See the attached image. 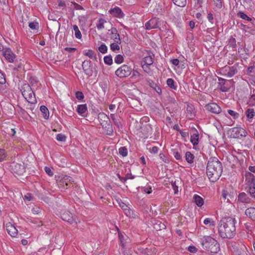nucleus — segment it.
I'll return each mask as SVG.
<instances>
[{
	"label": "nucleus",
	"mask_w": 255,
	"mask_h": 255,
	"mask_svg": "<svg viewBox=\"0 0 255 255\" xmlns=\"http://www.w3.org/2000/svg\"><path fill=\"white\" fill-rule=\"evenodd\" d=\"M236 220L227 217L222 218L218 225L219 235L222 238H232L236 234Z\"/></svg>",
	"instance_id": "obj_1"
},
{
	"label": "nucleus",
	"mask_w": 255,
	"mask_h": 255,
	"mask_svg": "<svg viewBox=\"0 0 255 255\" xmlns=\"http://www.w3.org/2000/svg\"><path fill=\"white\" fill-rule=\"evenodd\" d=\"M223 172L221 162L216 157H210L206 167V174L210 181L214 182L218 180Z\"/></svg>",
	"instance_id": "obj_2"
},
{
	"label": "nucleus",
	"mask_w": 255,
	"mask_h": 255,
	"mask_svg": "<svg viewBox=\"0 0 255 255\" xmlns=\"http://www.w3.org/2000/svg\"><path fill=\"white\" fill-rule=\"evenodd\" d=\"M200 244L204 249L212 253H217L220 250L217 241L210 236H205L201 239Z\"/></svg>",
	"instance_id": "obj_3"
},
{
	"label": "nucleus",
	"mask_w": 255,
	"mask_h": 255,
	"mask_svg": "<svg viewBox=\"0 0 255 255\" xmlns=\"http://www.w3.org/2000/svg\"><path fill=\"white\" fill-rule=\"evenodd\" d=\"M21 93L23 96L28 102V103L34 104L36 100L31 88L28 84H24L22 87Z\"/></svg>",
	"instance_id": "obj_4"
},
{
	"label": "nucleus",
	"mask_w": 255,
	"mask_h": 255,
	"mask_svg": "<svg viewBox=\"0 0 255 255\" xmlns=\"http://www.w3.org/2000/svg\"><path fill=\"white\" fill-rule=\"evenodd\" d=\"M132 69L131 66L124 64L115 72L116 75L121 78L127 77L131 74Z\"/></svg>",
	"instance_id": "obj_5"
},
{
	"label": "nucleus",
	"mask_w": 255,
	"mask_h": 255,
	"mask_svg": "<svg viewBox=\"0 0 255 255\" xmlns=\"http://www.w3.org/2000/svg\"><path fill=\"white\" fill-rule=\"evenodd\" d=\"M9 170L11 172L17 175H22L25 172V167L23 164L13 162L9 165Z\"/></svg>",
	"instance_id": "obj_6"
},
{
	"label": "nucleus",
	"mask_w": 255,
	"mask_h": 255,
	"mask_svg": "<svg viewBox=\"0 0 255 255\" xmlns=\"http://www.w3.org/2000/svg\"><path fill=\"white\" fill-rule=\"evenodd\" d=\"M238 72L237 66H225L221 70V74L227 77H232Z\"/></svg>",
	"instance_id": "obj_7"
},
{
	"label": "nucleus",
	"mask_w": 255,
	"mask_h": 255,
	"mask_svg": "<svg viewBox=\"0 0 255 255\" xmlns=\"http://www.w3.org/2000/svg\"><path fill=\"white\" fill-rule=\"evenodd\" d=\"M247 135V132L243 128L235 127L231 129V135L234 138H241L243 137H246Z\"/></svg>",
	"instance_id": "obj_8"
},
{
	"label": "nucleus",
	"mask_w": 255,
	"mask_h": 255,
	"mask_svg": "<svg viewBox=\"0 0 255 255\" xmlns=\"http://www.w3.org/2000/svg\"><path fill=\"white\" fill-rule=\"evenodd\" d=\"M234 249L237 255H249V252L247 247L242 242L236 244Z\"/></svg>",
	"instance_id": "obj_9"
},
{
	"label": "nucleus",
	"mask_w": 255,
	"mask_h": 255,
	"mask_svg": "<svg viewBox=\"0 0 255 255\" xmlns=\"http://www.w3.org/2000/svg\"><path fill=\"white\" fill-rule=\"evenodd\" d=\"M218 78L220 90L222 92L229 91L230 89V84H229V83L231 84L233 82V80H227L221 77H218Z\"/></svg>",
	"instance_id": "obj_10"
},
{
	"label": "nucleus",
	"mask_w": 255,
	"mask_h": 255,
	"mask_svg": "<svg viewBox=\"0 0 255 255\" xmlns=\"http://www.w3.org/2000/svg\"><path fill=\"white\" fill-rule=\"evenodd\" d=\"M108 35L110 38L113 39L114 42L117 43H121L120 35L118 32L117 29L115 27H112L108 30Z\"/></svg>",
	"instance_id": "obj_11"
},
{
	"label": "nucleus",
	"mask_w": 255,
	"mask_h": 255,
	"mask_svg": "<svg viewBox=\"0 0 255 255\" xmlns=\"http://www.w3.org/2000/svg\"><path fill=\"white\" fill-rule=\"evenodd\" d=\"M3 56L9 62L13 63L15 58V55L9 48H5L2 52Z\"/></svg>",
	"instance_id": "obj_12"
},
{
	"label": "nucleus",
	"mask_w": 255,
	"mask_h": 255,
	"mask_svg": "<svg viewBox=\"0 0 255 255\" xmlns=\"http://www.w3.org/2000/svg\"><path fill=\"white\" fill-rule=\"evenodd\" d=\"M206 110L214 114H219L221 112V108L215 103H211L206 105Z\"/></svg>",
	"instance_id": "obj_13"
},
{
	"label": "nucleus",
	"mask_w": 255,
	"mask_h": 255,
	"mask_svg": "<svg viewBox=\"0 0 255 255\" xmlns=\"http://www.w3.org/2000/svg\"><path fill=\"white\" fill-rule=\"evenodd\" d=\"M158 19L156 17H154L147 22L145 24V26L148 30L156 28L158 27Z\"/></svg>",
	"instance_id": "obj_14"
},
{
	"label": "nucleus",
	"mask_w": 255,
	"mask_h": 255,
	"mask_svg": "<svg viewBox=\"0 0 255 255\" xmlns=\"http://www.w3.org/2000/svg\"><path fill=\"white\" fill-rule=\"evenodd\" d=\"M91 65V62L90 60H85L82 65L85 74L89 76L92 75L93 73Z\"/></svg>",
	"instance_id": "obj_15"
},
{
	"label": "nucleus",
	"mask_w": 255,
	"mask_h": 255,
	"mask_svg": "<svg viewBox=\"0 0 255 255\" xmlns=\"http://www.w3.org/2000/svg\"><path fill=\"white\" fill-rule=\"evenodd\" d=\"M7 233L11 237H16L17 235L18 231L15 227L11 223H7L5 225Z\"/></svg>",
	"instance_id": "obj_16"
},
{
	"label": "nucleus",
	"mask_w": 255,
	"mask_h": 255,
	"mask_svg": "<svg viewBox=\"0 0 255 255\" xmlns=\"http://www.w3.org/2000/svg\"><path fill=\"white\" fill-rule=\"evenodd\" d=\"M73 181L72 177L68 176H64L59 181V185L61 186H70Z\"/></svg>",
	"instance_id": "obj_17"
},
{
	"label": "nucleus",
	"mask_w": 255,
	"mask_h": 255,
	"mask_svg": "<svg viewBox=\"0 0 255 255\" xmlns=\"http://www.w3.org/2000/svg\"><path fill=\"white\" fill-rule=\"evenodd\" d=\"M110 13L114 17L118 18L123 17L124 14L121 9L119 7H116L110 10Z\"/></svg>",
	"instance_id": "obj_18"
},
{
	"label": "nucleus",
	"mask_w": 255,
	"mask_h": 255,
	"mask_svg": "<svg viewBox=\"0 0 255 255\" xmlns=\"http://www.w3.org/2000/svg\"><path fill=\"white\" fill-rule=\"evenodd\" d=\"M246 181L249 186H255V177L250 172H247L245 174Z\"/></svg>",
	"instance_id": "obj_19"
},
{
	"label": "nucleus",
	"mask_w": 255,
	"mask_h": 255,
	"mask_svg": "<svg viewBox=\"0 0 255 255\" xmlns=\"http://www.w3.org/2000/svg\"><path fill=\"white\" fill-rule=\"evenodd\" d=\"M61 218L63 221H66L70 224L74 222V219L72 214L69 212H64L61 215Z\"/></svg>",
	"instance_id": "obj_20"
},
{
	"label": "nucleus",
	"mask_w": 255,
	"mask_h": 255,
	"mask_svg": "<svg viewBox=\"0 0 255 255\" xmlns=\"http://www.w3.org/2000/svg\"><path fill=\"white\" fill-rule=\"evenodd\" d=\"M238 202L243 203H249L251 202V199L248 195L244 192L241 193L238 196Z\"/></svg>",
	"instance_id": "obj_21"
},
{
	"label": "nucleus",
	"mask_w": 255,
	"mask_h": 255,
	"mask_svg": "<svg viewBox=\"0 0 255 255\" xmlns=\"http://www.w3.org/2000/svg\"><path fill=\"white\" fill-rule=\"evenodd\" d=\"M99 120H102L103 122H101V125L103 127H106V124L109 122V119L108 117L104 113H100L98 116Z\"/></svg>",
	"instance_id": "obj_22"
},
{
	"label": "nucleus",
	"mask_w": 255,
	"mask_h": 255,
	"mask_svg": "<svg viewBox=\"0 0 255 255\" xmlns=\"http://www.w3.org/2000/svg\"><path fill=\"white\" fill-rule=\"evenodd\" d=\"M246 215L255 221V208L250 207L245 211Z\"/></svg>",
	"instance_id": "obj_23"
},
{
	"label": "nucleus",
	"mask_w": 255,
	"mask_h": 255,
	"mask_svg": "<svg viewBox=\"0 0 255 255\" xmlns=\"http://www.w3.org/2000/svg\"><path fill=\"white\" fill-rule=\"evenodd\" d=\"M153 62V57L151 55L145 56L141 61V65H151Z\"/></svg>",
	"instance_id": "obj_24"
},
{
	"label": "nucleus",
	"mask_w": 255,
	"mask_h": 255,
	"mask_svg": "<svg viewBox=\"0 0 255 255\" xmlns=\"http://www.w3.org/2000/svg\"><path fill=\"white\" fill-rule=\"evenodd\" d=\"M108 22L104 18H100L96 23V27L98 30H101L105 28V24Z\"/></svg>",
	"instance_id": "obj_25"
},
{
	"label": "nucleus",
	"mask_w": 255,
	"mask_h": 255,
	"mask_svg": "<svg viewBox=\"0 0 255 255\" xmlns=\"http://www.w3.org/2000/svg\"><path fill=\"white\" fill-rule=\"evenodd\" d=\"M77 112L80 115H83L87 111V107L86 104L78 105L76 110Z\"/></svg>",
	"instance_id": "obj_26"
},
{
	"label": "nucleus",
	"mask_w": 255,
	"mask_h": 255,
	"mask_svg": "<svg viewBox=\"0 0 255 255\" xmlns=\"http://www.w3.org/2000/svg\"><path fill=\"white\" fill-rule=\"evenodd\" d=\"M190 141L194 146L197 145L199 142V134L198 133H195L191 135Z\"/></svg>",
	"instance_id": "obj_27"
},
{
	"label": "nucleus",
	"mask_w": 255,
	"mask_h": 255,
	"mask_svg": "<svg viewBox=\"0 0 255 255\" xmlns=\"http://www.w3.org/2000/svg\"><path fill=\"white\" fill-rule=\"evenodd\" d=\"M194 202L198 207H201L204 204V200L200 196L197 195L194 196Z\"/></svg>",
	"instance_id": "obj_28"
},
{
	"label": "nucleus",
	"mask_w": 255,
	"mask_h": 255,
	"mask_svg": "<svg viewBox=\"0 0 255 255\" xmlns=\"http://www.w3.org/2000/svg\"><path fill=\"white\" fill-rule=\"evenodd\" d=\"M40 111L43 114V117L45 119H48L49 116V111L44 106H41L40 108Z\"/></svg>",
	"instance_id": "obj_29"
},
{
	"label": "nucleus",
	"mask_w": 255,
	"mask_h": 255,
	"mask_svg": "<svg viewBox=\"0 0 255 255\" xmlns=\"http://www.w3.org/2000/svg\"><path fill=\"white\" fill-rule=\"evenodd\" d=\"M185 158L187 162L192 163L194 161V156L190 152L187 151L185 153Z\"/></svg>",
	"instance_id": "obj_30"
},
{
	"label": "nucleus",
	"mask_w": 255,
	"mask_h": 255,
	"mask_svg": "<svg viewBox=\"0 0 255 255\" xmlns=\"http://www.w3.org/2000/svg\"><path fill=\"white\" fill-rule=\"evenodd\" d=\"M173 3L180 7H184L186 4V0H172Z\"/></svg>",
	"instance_id": "obj_31"
},
{
	"label": "nucleus",
	"mask_w": 255,
	"mask_h": 255,
	"mask_svg": "<svg viewBox=\"0 0 255 255\" xmlns=\"http://www.w3.org/2000/svg\"><path fill=\"white\" fill-rule=\"evenodd\" d=\"M166 83L168 86L170 88L174 90L176 89L177 87L174 85V81L172 79L168 78L167 80Z\"/></svg>",
	"instance_id": "obj_32"
},
{
	"label": "nucleus",
	"mask_w": 255,
	"mask_h": 255,
	"mask_svg": "<svg viewBox=\"0 0 255 255\" xmlns=\"http://www.w3.org/2000/svg\"><path fill=\"white\" fill-rule=\"evenodd\" d=\"M73 30L75 31V35L77 38L80 39L82 37V34L77 25H74L73 26Z\"/></svg>",
	"instance_id": "obj_33"
},
{
	"label": "nucleus",
	"mask_w": 255,
	"mask_h": 255,
	"mask_svg": "<svg viewBox=\"0 0 255 255\" xmlns=\"http://www.w3.org/2000/svg\"><path fill=\"white\" fill-rule=\"evenodd\" d=\"M246 113L247 117L250 119H252L255 114L254 110L253 109H248Z\"/></svg>",
	"instance_id": "obj_34"
},
{
	"label": "nucleus",
	"mask_w": 255,
	"mask_h": 255,
	"mask_svg": "<svg viewBox=\"0 0 255 255\" xmlns=\"http://www.w3.org/2000/svg\"><path fill=\"white\" fill-rule=\"evenodd\" d=\"M85 54L91 59H94L95 60L97 59L94 52L92 50H88L87 52L85 53Z\"/></svg>",
	"instance_id": "obj_35"
},
{
	"label": "nucleus",
	"mask_w": 255,
	"mask_h": 255,
	"mask_svg": "<svg viewBox=\"0 0 255 255\" xmlns=\"http://www.w3.org/2000/svg\"><path fill=\"white\" fill-rule=\"evenodd\" d=\"M247 74H249L250 75L252 76H255V66H252L250 67H249L247 70Z\"/></svg>",
	"instance_id": "obj_36"
},
{
	"label": "nucleus",
	"mask_w": 255,
	"mask_h": 255,
	"mask_svg": "<svg viewBox=\"0 0 255 255\" xmlns=\"http://www.w3.org/2000/svg\"><path fill=\"white\" fill-rule=\"evenodd\" d=\"M204 224L209 226H215V222L210 218H206L204 221Z\"/></svg>",
	"instance_id": "obj_37"
},
{
	"label": "nucleus",
	"mask_w": 255,
	"mask_h": 255,
	"mask_svg": "<svg viewBox=\"0 0 255 255\" xmlns=\"http://www.w3.org/2000/svg\"><path fill=\"white\" fill-rule=\"evenodd\" d=\"M119 44H121V43H117L115 42L114 43L111 44V49L113 51H115L116 50H120V48L119 45Z\"/></svg>",
	"instance_id": "obj_38"
},
{
	"label": "nucleus",
	"mask_w": 255,
	"mask_h": 255,
	"mask_svg": "<svg viewBox=\"0 0 255 255\" xmlns=\"http://www.w3.org/2000/svg\"><path fill=\"white\" fill-rule=\"evenodd\" d=\"M104 61L106 64L111 65L113 63L112 57L111 55L106 56L104 57Z\"/></svg>",
	"instance_id": "obj_39"
},
{
	"label": "nucleus",
	"mask_w": 255,
	"mask_h": 255,
	"mask_svg": "<svg viewBox=\"0 0 255 255\" xmlns=\"http://www.w3.org/2000/svg\"><path fill=\"white\" fill-rule=\"evenodd\" d=\"M228 113L234 119H237L239 117V113L235 112L234 111H233L232 110H228Z\"/></svg>",
	"instance_id": "obj_40"
},
{
	"label": "nucleus",
	"mask_w": 255,
	"mask_h": 255,
	"mask_svg": "<svg viewBox=\"0 0 255 255\" xmlns=\"http://www.w3.org/2000/svg\"><path fill=\"white\" fill-rule=\"evenodd\" d=\"M119 153L123 156H126L128 154V150L126 147H121L119 149Z\"/></svg>",
	"instance_id": "obj_41"
},
{
	"label": "nucleus",
	"mask_w": 255,
	"mask_h": 255,
	"mask_svg": "<svg viewBox=\"0 0 255 255\" xmlns=\"http://www.w3.org/2000/svg\"><path fill=\"white\" fill-rule=\"evenodd\" d=\"M248 190L251 196L255 198V186H249Z\"/></svg>",
	"instance_id": "obj_42"
},
{
	"label": "nucleus",
	"mask_w": 255,
	"mask_h": 255,
	"mask_svg": "<svg viewBox=\"0 0 255 255\" xmlns=\"http://www.w3.org/2000/svg\"><path fill=\"white\" fill-rule=\"evenodd\" d=\"M124 61L123 56L121 54L117 55L115 58V62L117 64H121Z\"/></svg>",
	"instance_id": "obj_43"
},
{
	"label": "nucleus",
	"mask_w": 255,
	"mask_h": 255,
	"mask_svg": "<svg viewBox=\"0 0 255 255\" xmlns=\"http://www.w3.org/2000/svg\"><path fill=\"white\" fill-rule=\"evenodd\" d=\"M98 49L100 52H101L103 54H105L107 53L108 48L105 44H102L99 47Z\"/></svg>",
	"instance_id": "obj_44"
},
{
	"label": "nucleus",
	"mask_w": 255,
	"mask_h": 255,
	"mask_svg": "<svg viewBox=\"0 0 255 255\" xmlns=\"http://www.w3.org/2000/svg\"><path fill=\"white\" fill-rule=\"evenodd\" d=\"M238 15L243 19H246L248 21L252 20V18L249 17L247 14L243 12H240L238 13Z\"/></svg>",
	"instance_id": "obj_45"
},
{
	"label": "nucleus",
	"mask_w": 255,
	"mask_h": 255,
	"mask_svg": "<svg viewBox=\"0 0 255 255\" xmlns=\"http://www.w3.org/2000/svg\"><path fill=\"white\" fill-rule=\"evenodd\" d=\"M6 157V155L5 150L3 149H0V161L4 160Z\"/></svg>",
	"instance_id": "obj_46"
},
{
	"label": "nucleus",
	"mask_w": 255,
	"mask_h": 255,
	"mask_svg": "<svg viewBox=\"0 0 255 255\" xmlns=\"http://www.w3.org/2000/svg\"><path fill=\"white\" fill-rule=\"evenodd\" d=\"M66 138V136L62 133H59L56 135V139L59 141H65Z\"/></svg>",
	"instance_id": "obj_47"
},
{
	"label": "nucleus",
	"mask_w": 255,
	"mask_h": 255,
	"mask_svg": "<svg viewBox=\"0 0 255 255\" xmlns=\"http://www.w3.org/2000/svg\"><path fill=\"white\" fill-rule=\"evenodd\" d=\"M76 97L78 100H82L84 98V95L82 92L78 91L76 93Z\"/></svg>",
	"instance_id": "obj_48"
},
{
	"label": "nucleus",
	"mask_w": 255,
	"mask_h": 255,
	"mask_svg": "<svg viewBox=\"0 0 255 255\" xmlns=\"http://www.w3.org/2000/svg\"><path fill=\"white\" fill-rule=\"evenodd\" d=\"M250 102L252 103V105H255V90L253 91V94L251 96Z\"/></svg>",
	"instance_id": "obj_49"
},
{
	"label": "nucleus",
	"mask_w": 255,
	"mask_h": 255,
	"mask_svg": "<svg viewBox=\"0 0 255 255\" xmlns=\"http://www.w3.org/2000/svg\"><path fill=\"white\" fill-rule=\"evenodd\" d=\"M229 43L233 48L235 47L236 46V40L234 38H232L229 40Z\"/></svg>",
	"instance_id": "obj_50"
},
{
	"label": "nucleus",
	"mask_w": 255,
	"mask_h": 255,
	"mask_svg": "<svg viewBox=\"0 0 255 255\" xmlns=\"http://www.w3.org/2000/svg\"><path fill=\"white\" fill-rule=\"evenodd\" d=\"M44 169L45 171L48 175H49L50 176H53V173L49 167H45Z\"/></svg>",
	"instance_id": "obj_51"
},
{
	"label": "nucleus",
	"mask_w": 255,
	"mask_h": 255,
	"mask_svg": "<svg viewBox=\"0 0 255 255\" xmlns=\"http://www.w3.org/2000/svg\"><path fill=\"white\" fill-rule=\"evenodd\" d=\"M159 157L165 163H167L168 162V160L167 159V158L166 157V156H165V155L162 153H160L159 154Z\"/></svg>",
	"instance_id": "obj_52"
},
{
	"label": "nucleus",
	"mask_w": 255,
	"mask_h": 255,
	"mask_svg": "<svg viewBox=\"0 0 255 255\" xmlns=\"http://www.w3.org/2000/svg\"><path fill=\"white\" fill-rule=\"evenodd\" d=\"M173 155H174V157L177 160H180L182 158V156H181V154H180L179 152H178L177 151H174Z\"/></svg>",
	"instance_id": "obj_53"
},
{
	"label": "nucleus",
	"mask_w": 255,
	"mask_h": 255,
	"mask_svg": "<svg viewBox=\"0 0 255 255\" xmlns=\"http://www.w3.org/2000/svg\"><path fill=\"white\" fill-rule=\"evenodd\" d=\"M213 1L214 2V4L218 7L220 8L222 7V4L221 0H213Z\"/></svg>",
	"instance_id": "obj_54"
},
{
	"label": "nucleus",
	"mask_w": 255,
	"mask_h": 255,
	"mask_svg": "<svg viewBox=\"0 0 255 255\" xmlns=\"http://www.w3.org/2000/svg\"><path fill=\"white\" fill-rule=\"evenodd\" d=\"M188 251L191 253H195L197 252V249L194 246H191L188 247Z\"/></svg>",
	"instance_id": "obj_55"
},
{
	"label": "nucleus",
	"mask_w": 255,
	"mask_h": 255,
	"mask_svg": "<svg viewBox=\"0 0 255 255\" xmlns=\"http://www.w3.org/2000/svg\"><path fill=\"white\" fill-rule=\"evenodd\" d=\"M158 151V148L157 146H153L149 149V151L152 153H156Z\"/></svg>",
	"instance_id": "obj_56"
},
{
	"label": "nucleus",
	"mask_w": 255,
	"mask_h": 255,
	"mask_svg": "<svg viewBox=\"0 0 255 255\" xmlns=\"http://www.w3.org/2000/svg\"><path fill=\"white\" fill-rule=\"evenodd\" d=\"M71 3L74 5V8L76 9H82L83 7L79 5V4L75 2H71Z\"/></svg>",
	"instance_id": "obj_57"
},
{
	"label": "nucleus",
	"mask_w": 255,
	"mask_h": 255,
	"mask_svg": "<svg viewBox=\"0 0 255 255\" xmlns=\"http://www.w3.org/2000/svg\"><path fill=\"white\" fill-rule=\"evenodd\" d=\"M142 65V67L143 68V69L144 70V71L145 72H146V73H150V71H149V68L148 67V66L149 65Z\"/></svg>",
	"instance_id": "obj_58"
},
{
	"label": "nucleus",
	"mask_w": 255,
	"mask_h": 255,
	"mask_svg": "<svg viewBox=\"0 0 255 255\" xmlns=\"http://www.w3.org/2000/svg\"><path fill=\"white\" fill-rule=\"evenodd\" d=\"M228 195V192H227V191L226 190H223L222 192V197H223V198L224 199H227V197Z\"/></svg>",
	"instance_id": "obj_59"
},
{
	"label": "nucleus",
	"mask_w": 255,
	"mask_h": 255,
	"mask_svg": "<svg viewBox=\"0 0 255 255\" xmlns=\"http://www.w3.org/2000/svg\"><path fill=\"white\" fill-rule=\"evenodd\" d=\"M58 3L59 6L65 7L66 6L65 2L63 0H58Z\"/></svg>",
	"instance_id": "obj_60"
},
{
	"label": "nucleus",
	"mask_w": 255,
	"mask_h": 255,
	"mask_svg": "<svg viewBox=\"0 0 255 255\" xmlns=\"http://www.w3.org/2000/svg\"><path fill=\"white\" fill-rule=\"evenodd\" d=\"M33 214H38L40 212V209L39 207L33 208L32 210Z\"/></svg>",
	"instance_id": "obj_61"
},
{
	"label": "nucleus",
	"mask_w": 255,
	"mask_h": 255,
	"mask_svg": "<svg viewBox=\"0 0 255 255\" xmlns=\"http://www.w3.org/2000/svg\"><path fill=\"white\" fill-rule=\"evenodd\" d=\"M134 178V176L132 175L131 173H127L126 175V179H133Z\"/></svg>",
	"instance_id": "obj_62"
},
{
	"label": "nucleus",
	"mask_w": 255,
	"mask_h": 255,
	"mask_svg": "<svg viewBox=\"0 0 255 255\" xmlns=\"http://www.w3.org/2000/svg\"><path fill=\"white\" fill-rule=\"evenodd\" d=\"M172 186L173 189L174 191V193L175 194H177L178 191V186L175 185V182L172 183Z\"/></svg>",
	"instance_id": "obj_63"
},
{
	"label": "nucleus",
	"mask_w": 255,
	"mask_h": 255,
	"mask_svg": "<svg viewBox=\"0 0 255 255\" xmlns=\"http://www.w3.org/2000/svg\"><path fill=\"white\" fill-rule=\"evenodd\" d=\"M143 191L147 194H150L152 192V189L151 187L144 188Z\"/></svg>",
	"instance_id": "obj_64"
}]
</instances>
